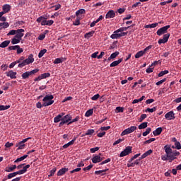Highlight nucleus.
<instances>
[{"mask_svg": "<svg viewBox=\"0 0 181 181\" xmlns=\"http://www.w3.org/2000/svg\"><path fill=\"white\" fill-rule=\"evenodd\" d=\"M164 151L165 152V156H161L162 160H170V162H172L176 159L177 156L180 155V152L172 151V148L169 145H165L164 146Z\"/></svg>", "mask_w": 181, "mask_h": 181, "instance_id": "1", "label": "nucleus"}, {"mask_svg": "<svg viewBox=\"0 0 181 181\" xmlns=\"http://www.w3.org/2000/svg\"><path fill=\"white\" fill-rule=\"evenodd\" d=\"M54 98L53 95H47L42 100L44 102L42 106L49 107V105H52L54 103V100H53Z\"/></svg>", "mask_w": 181, "mask_h": 181, "instance_id": "2", "label": "nucleus"}, {"mask_svg": "<svg viewBox=\"0 0 181 181\" xmlns=\"http://www.w3.org/2000/svg\"><path fill=\"white\" fill-rule=\"evenodd\" d=\"M70 121H71V115H66L62 117V122L59 123V127H62L64 125V124H67V125H69V122H70Z\"/></svg>", "mask_w": 181, "mask_h": 181, "instance_id": "3", "label": "nucleus"}, {"mask_svg": "<svg viewBox=\"0 0 181 181\" xmlns=\"http://www.w3.org/2000/svg\"><path fill=\"white\" fill-rule=\"evenodd\" d=\"M136 127L132 126V127L124 129L122 132L121 135H122V136H124V135H128V134H132V132H134V131H136Z\"/></svg>", "mask_w": 181, "mask_h": 181, "instance_id": "4", "label": "nucleus"}, {"mask_svg": "<svg viewBox=\"0 0 181 181\" xmlns=\"http://www.w3.org/2000/svg\"><path fill=\"white\" fill-rule=\"evenodd\" d=\"M169 28H170V25H165V26L158 29L156 33L158 36H162V35H165V33H167L168 29H169Z\"/></svg>", "mask_w": 181, "mask_h": 181, "instance_id": "5", "label": "nucleus"}, {"mask_svg": "<svg viewBox=\"0 0 181 181\" xmlns=\"http://www.w3.org/2000/svg\"><path fill=\"white\" fill-rule=\"evenodd\" d=\"M132 152V147L131 146H127L126 148L124 150V151H122L119 154L120 158H124V156H127V155H129Z\"/></svg>", "mask_w": 181, "mask_h": 181, "instance_id": "6", "label": "nucleus"}, {"mask_svg": "<svg viewBox=\"0 0 181 181\" xmlns=\"http://www.w3.org/2000/svg\"><path fill=\"white\" fill-rule=\"evenodd\" d=\"M29 139H30V137L26 138V139L22 140L21 141H20L19 143H17L16 144V148H18V150L24 149L25 142H28V141H29Z\"/></svg>", "mask_w": 181, "mask_h": 181, "instance_id": "7", "label": "nucleus"}, {"mask_svg": "<svg viewBox=\"0 0 181 181\" xmlns=\"http://www.w3.org/2000/svg\"><path fill=\"white\" fill-rule=\"evenodd\" d=\"M165 119H168V121H172V119H175L176 117L175 116V112H173V111H170L165 115Z\"/></svg>", "mask_w": 181, "mask_h": 181, "instance_id": "8", "label": "nucleus"}, {"mask_svg": "<svg viewBox=\"0 0 181 181\" xmlns=\"http://www.w3.org/2000/svg\"><path fill=\"white\" fill-rule=\"evenodd\" d=\"M170 37V33L165 34L163 35V39H160L158 40L159 45H162V43H166V42H168V40H169V37Z\"/></svg>", "mask_w": 181, "mask_h": 181, "instance_id": "9", "label": "nucleus"}, {"mask_svg": "<svg viewBox=\"0 0 181 181\" xmlns=\"http://www.w3.org/2000/svg\"><path fill=\"white\" fill-rule=\"evenodd\" d=\"M23 33H25V30L24 29H18L16 30V37H18V39H21L22 37H23Z\"/></svg>", "mask_w": 181, "mask_h": 181, "instance_id": "10", "label": "nucleus"}, {"mask_svg": "<svg viewBox=\"0 0 181 181\" xmlns=\"http://www.w3.org/2000/svg\"><path fill=\"white\" fill-rule=\"evenodd\" d=\"M53 23H54V21L53 20H49V21H46V18H45L42 23L41 25L42 26H52V25H53Z\"/></svg>", "mask_w": 181, "mask_h": 181, "instance_id": "11", "label": "nucleus"}, {"mask_svg": "<svg viewBox=\"0 0 181 181\" xmlns=\"http://www.w3.org/2000/svg\"><path fill=\"white\" fill-rule=\"evenodd\" d=\"M112 18H115V11H114V10H110L107 13L105 18L112 19Z\"/></svg>", "mask_w": 181, "mask_h": 181, "instance_id": "12", "label": "nucleus"}, {"mask_svg": "<svg viewBox=\"0 0 181 181\" xmlns=\"http://www.w3.org/2000/svg\"><path fill=\"white\" fill-rule=\"evenodd\" d=\"M103 160V158L100 155H97L93 157L92 162L93 163H98Z\"/></svg>", "mask_w": 181, "mask_h": 181, "instance_id": "13", "label": "nucleus"}, {"mask_svg": "<svg viewBox=\"0 0 181 181\" xmlns=\"http://www.w3.org/2000/svg\"><path fill=\"white\" fill-rule=\"evenodd\" d=\"M7 77L11 78V79L16 78V72L11 70L8 72H6Z\"/></svg>", "mask_w": 181, "mask_h": 181, "instance_id": "14", "label": "nucleus"}, {"mask_svg": "<svg viewBox=\"0 0 181 181\" xmlns=\"http://www.w3.org/2000/svg\"><path fill=\"white\" fill-rule=\"evenodd\" d=\"M25 63L28 64H30L35 62V58H33V54H30L28 57L25 59H24Z\"/></svg>", "mask_w": 181, "mask_h": 181, "instance_id": "15", "label": "nucleus"}, {"mask_svg": "<svg viewBox=\"0 0 181 181\" xmlns=\"http://www.w3.org/2000/svg\"><path fill=\"white\" fill-rule=\"evenodd\" d=\"M66 172H69V168H63L57 172V176H63Z\"/></svg>", "mask_w": 181, "mask_h": 181, "instance_id": "16", "label": "nucleus"}, {"mask_svg": "<svg viewBox=\"0 0 181 181\" xmlns=\"http://www.w3.org/2000/svg\"><path fill=\"white\" fill-rule=\"evenodd\" d=\"M60 121L61 122H63V114H59L54 118V122H55V124L60 122Z\"/></svg>", "mask_w": 181, "mask_h": 181, "instance_id": "17", "label": "nucleus"}, {"mask_svg": "<svg viewBox=\"0 0 181 181\" xmlns=\"http://www.w3.org/2000/svg\"><path fill=\"white\" fill-rule=\"evenodd\" d=\"M122 62V58L119 59L117 61H114L110 65V67H115L119 64V63Z\"/></svg>", "mask_w": 181, "mask_h": 181, "instance_id": "18", "label": "nucleus"}, {"mask_svg": "<svg viewBox=\"0 0 181 181\" xmlns=\"http://www.w3.org/2000/svg\"><path fill=\"white\" fill-rule=\"evenodd\" d=\"M115 31L113 34L111 35L110 37L111 39H119L121 37V34L119 32Z\"/></svg>", "mask_w": 181, "mask_h": 181, "instance_id": "19", "label": "nucleus"}, {"mask_svg": "<svg viewBox=\"0 0 181 181\" xmlns=\"http://www.w3.org/2000/svg\"><path fill=\"white\" fill-rule=\"evenodd\" d=\"M11 11V6L9 4H5L3 6V12L4 13H7V12H9Z\"/></svg>", "mask_w": 181, "mask_h": 181, "instance_id": "20", "label": "nucleus"}, {"mask_svg": "<svg viewBox=\"0 0 181 181\" xmlns=\"http://www.w3.org/2000/svg\"><path fill=\"white\" fill-rule=\"evenodd\" d=\"M17 175H22L20 170L8 174L7 177L8 179H12V177H15Z\"/></svg>", "mask_w": 181, "mask_h": 181, "instance_id": "21", "label": "nucleus"}, {"mask_svg": "<svg viewBox=\"0 0 181 181\" xmlns=\"http://www.w3.org/2000/svg\"><path fill=\"white\" fill-rule=\"evenodd\" d=\"M22 40L21 38L16 37V36H14V37L11 40V45H18V43H21V41Z\"/></svg>", "mask_w": 181, "mask_h": 181, "instance_id": "22", "label": "nucleus"}, {"mask_svg": "<svg viewBox=\"0 0 181 181\" xmlns=\"http://www.w3.org/2000/svg\"><path fill=\"white\" fill-rule=\"evenodd\" d=\"M162 127H158L153 132V134L155 135V136H158V135H160V134H162Z\"/></svg>", "mask_w": 181, "mask_h": 181, "instance_id": "23", "label": "nucleus"}, {"mask_svg": "<svg viewBox=\"0 0 181 181\" xmlns=\"http://www.w3.org/2000/svg\"><path fill=\"white\" fill-rule=\"evenodd\" d=\"M9 43H11L10 40L4 41L0 44V47L2 49H4V47H8V46H9Z\"/></svg>", "mask_w": 181, "mask_h": 181, "instance_id": "24", "label": "nucleus"}, {"mask_svg": "<svg viewBox=\"0 0 181 181\" xmlns=\"http://www.w3.org/2000/svg\"><path fill=\"white\" fill-rule=\"evenodd\" d=\"M7 28H9V23L7 22L0 23V30H2V29H6Z\"/></svg>", "mask_w": 181, "mask_h": 181, "instance_id": "25", "label": "nucleus"}, {"mask_svg": "<svg viewBox=\"0 0 181 181\" xmlns=\"http://www.w3.org/2000/svg\"><path fill=\"white\" fill-rule=\"evenodd\" d=\"M74 142H76V138H74L71 141L68 142L67 144H64L63 146L64 149L69 148V146H70L71 145H73L74 144Z\"/></svg>", "mask_w": 181, "mask_h": 181, "instance_id": "26", "label": "nucleus"}, {"mask_svg": "<svg viewBox=\"0 0 181 181\" xmlns=\"http://www.w3.org/2000/svg\"><path fill=\"white\" fill-rule=\"evenodd\" d=\"M30 168V165L28 164L24 166L22 170H20V173H21V175H23V173H26V172H28V169H29Z\"/></svg>", "mask_w": 181, "mask_h": 181, "instance_id": "27", "label": "nucleus"}, {"mask_svg": "<svg viewBox=\"0 0 181 181\" xmlns=\"http://www.w3.org/2000/svg\"><path fill=\"white\" fill-rule=\"evenodd\" d=\"M140 160H136L134 163H127V168H134L135 165H139Z\"/></svg>", "mask_w": 181, "mask_h": 181, "instance_id": "28", "label": "nucleus"}, {"mask_svg": "<svg viewBox=\"0 0 181 181\" xmlns=\"http://www.w3.org/2000/svg\"><path fill=\"white\" fill-rule=\"evenodd\" d=\"M94 33H95V31L92 30L89 33H87L84 35V37L86 39H90V37H92V36L94 35Z\"/></svg>", "mask_w": 181, "mask_h": 181, "instance_id": "29", "label": "nucleus"}, {"mask_svg": "<svg viewBox=\"0 0 181 181\" xmlns=\"http://www.w3.org/2000/svg\"><path fill=\"white\" fill-rule=\"evenodd\" d=\"M159 25V23H152V24H148L145 25V28L146 29H149L150 28H156V26H158Z\"/></svg>", "mask_w": 181, "mask_h": 181, "instance_id": "30", "label": "nucleus"}, {"mask_svg": "<svg viewBox=\"0 0 181 181\" xmlns=\"http://www.w3.org/2000/svg\"><path fill=\"white\" fill-rule=\"evenodd\" d=\"M148 127V122H144L141 123L140 125H139V129H145V128H147Z\"/></svg>", "mask_w": 181, "mask_h": 181, "instance_id": "31", "label": "nucleus"}, {"mask_svg": "<svg viewBox=\"0 0 181 181\" xmlns=\"http://www.w3.org/2000/svg\"><path fill=\"white\" fill-rule=\"evenodd\" d=\"M47 52V49H43L42 50H41L39 54H38V57L39 59H42V57H43V56H45V53Z\"/></svg>", "mask_w": 181, "mask_h": 181, "instance_id": "32", "label": "nucleus"}, {"mask_svg": "<svg viewBox=\"0 0 181 181\" xmlns=\"http://www.w3.org/2000/svg\"><path fill=\"white\" fill-rule=\"evenodd\" d=\"M29 76H30V74L29 73V71H26L21 75V77L23 80H26V78H29Z\"/></svg>", "mask_w": 181, "mask_h": 181, "instance_id": "33", "label": "nucleus"}, {"mask_svg": "<svg viewBox=\"0 0 181 181\" xmlns=\"http://www.w3.org/2000/svg\"><path fill=\"white\" fill-rule=\"evenodd\" d=\"M144 54H145L144 51H139L135 54L134 57L135 59H139V57H142Z\"/></svg>", "mask_w": 181, "mask_h": 181, "instance_id": "34", "label": "nucleus"}, {"mask_svg": "<svg viewBox=\"0 0 181 181\" xmlns=\"http://www.w3.org/2000/svg\"><path fill=\"white\" fill-rule=\"evenodd\" d=\"M83 13H86V10L83 8L79 9L76 12V16H78V15H83Z\"/></svg>", "mask_w": 181, "mask_h": 181, "instance_id": "35", "label": "nucleus"}, {"mask_svg": "<svg viewBox=\"0 0 181 181\" xmlns=\"http://www.w3.org/2000/svg\"><path fill=\"white\" fill-rule=\"evenodd\" d=\"M151 131L152 129L151 127H148L144 132H143V136H146L148 134H151Z\"/></svg>", "mask_w": 181, "mask_h": 181, "instance_id": "36", "label": "nucleus"}, {"mask_svg": "<svg viewBox=\"0 0 181 181\" xmlns=\"http://www.w3.org/2000/svg\"><path fill=\"white\" fill-rule=\"evenodd\" d=\"M94 110L93 109H90L89 110L86 111L85 116L86 117H91L93 115V112Z\"/></svg>", "mask_w": 181, "mask_h": 181, "instance_id": "37", "label": "nucleus"}, {"mask_svg": "<svg viewBox=\"0 0 181 181\" xmlns=\"http://www.w3.org/2000/svg\"><path fill=\"white\" fill-rule=\"evenodd\" d=\"M25 66H28V64L26 63V61L23 60V61H21V63H20L18 65V67H19L20 69H22V67H25Z\"/></svg>", "mask_w": 181, "mask_h": 181, "instance_id": "38", "label": "nucleus"}, {"mask_svg": "<svg viewBox=\"0 0 181 181\" xmlns=\"http://www.w3.org/2000/svg\"><path fill=\"white\" fill-rule=\"evenodd\" d=\"M168 73H169V71H168V70L161 71L158 74V77H163V76H165V74H168Z\"/></svg>", "mask_w": 181, "mask_h": 181, "instance_id": "39", "label": "nucleus"}, {"mask_svg": "<svg viewBox=\"0 0 181 181\" xmlns=\"http://www.w3.org/2000/svg\"><path fill=\"white\" fill-rule=\"evenodd\" d=\"M11 108V105H0V111H5V110H8Z\"/></svg>", "mask_w": 181, "mask_h": 181, "instance_id": "40", "label": "nucleus"}, {"mask_svg": "<svg viewBox=\"0 0 181 181\" xmlns=\"http://www.w3.org/2000/svg\"><path fill=\"white\" fill-rule=\"evenodd\" d=\"M14 169H16V165H13L12 167H9L6 170V172H13Z\"/></svg>", "mask_w": 181, "mask_h": 181, "instance_id": "41", "label": "nucleus"}, {"mask_svg": "<svg viewBox=\"0 0 181 181\" xmlns=\"http://www.w3.org/2000/svg\"><path fill=\"white\" fill-rule=\"evenodd\" d=\"M119 54V52L116 51L110 55V59H115Z\"/></svg>", "mask_w": 181, "mask_h": 181, "instance_id": "42", "label": "nucleus"}, {"mask_svg": "<svg viewBox=\"0 0 181 181\" xmlns=\"http://www.w3.org/2000/svg\"><path fill=\"white\" fill-rule=\"evenodd\" d=\"M73 25H74V26H78V25H80V17L76 18L75 21L73 23Z\"/></svg>", "mask_w": 181, "mask_h": 181, "instance_id": "43", "label": "nucleus"}, {"mask_svg": "<svg viewBox=\"0 0 181 181\" xmlns=\"http://www.w3.org/2000/svg\"><path fill=\"white\" fill-rule=\"evenodd\" d=\"M108 170V168H106L105 170H98V171H95V175H100V173H105V172H107Z\"/></svg>", "mask_w": 181, "mask_h": 181, "instance_id": "44", "label": "nucleus"}, {"mask_svg": "<svg viewBox=\"0 0 181 181\" xmlns=\"http://www.w3.org/2000/svg\"><path fill=\"white\" fill-rule=\"evenodd\" d=\"M19 45L10 46L8 47V50H18Z\"/></svg>", "mask_w": 181, "mask_h": 181, "instance_id": "45", "label": "nucleus"}, {"mask_svg": "<svg viewBox=\"0 0 181 181\" xmlns=\"http://www.w3.org/2000/svg\"><path fill=\"white\" fill-rule=\"evenodd\" d=\"M60 63H63V59H60V58H57L55 59V60L54 61V64H59Z\"/></svg>", "mask_w": 181, "mask_h": 181, "instance_id": "46", "label": "nucleus"}, {"mask_svg": "<svg viewBox=\"0 0 181 181\" xmlns=\"http://www.w3.org/2000/svg\"><path fill=\"white\" fill-rule=\"evenodd\" d=\"M95 132V131L94 129H88L85 135H93Z\"/></svg>", "mask_w": 181, "mask_h": 181, "instance_id": "47", "label": "nucleus"}, {"mask_svg": "<svg viewBox=\"0 0 181 181\" xmlns=\"http://www.w3.org/2000/svg\"><path fill=\"white\" fill-rule=\"evenodd\" d=\"M129 27H123V28H119L118 30H116V33L117 32H124V31H125V30H128V28H129Z\"/></svg>", "mask_w": 181, "mask_h": 181, "instance_id": "48", "label": "nucleus"}, {"mask_svg": "<svg viewBox=\"0 0 181 181\" xmlns=\"http://www.w3.org/2000/svg\"><path fill=\"white\" fill-rule=\"evenodd\" d=\"M80 119V117L77 116L75 119L71 120L69 123L68 125H70V124H73V122H77Z\"/></svg>", "mask_w": 181, "mask_h": 181, "instance_id": "49", "label": "nucleus"}, {"mask_svg": "<svg viewBox=\"0 0 181 181\" xmlns=\"http://www.w3.org/2000/svg\"><path fill=\"white\" fill-rule=\"evenodd\" d=\"M165 81H166V78H164L163 79L156 82V86H161V84H163V83H165Z\"/></svg>", "mask_w": 181, "mask_h": 181, "instance_id": "50", "label": "nucleus"}, {"mask_svg": "<svg viewBox=\"0 0 181 181\" xmlns=\"http://www.w3.org/2000/svg\"><path fill=\"white\" fill-rule=\"evenodd\" d=\"M146 114H142L140 117V119H139V122H142L145 119V118H146Z\"/></svg>", "mask_w": 181, "mask_h": 181, "instance_id": "51", "label": "nucleus"}, {"mask_svg": "<svg viewBox=\"0 0 181 181\" xmlns=\"http://www.w3.org/2000/svg\"><path fill=\"white\" fill-rule=\"evenodd\" d=\"M116 112H124V107H116Z\"/></svg>", "mask_w": 181, "mask_h": 181, "instance_id": "52", "label": "nucleus"}, {"mask_svg": "<svg viewBox=\"0 0 181 181\" xmlns=\"http://www.w3.org/2000/svg\"><path fill=\"white\" fill-rule=\"evenodd\" d=\"M41 76L43 78H47V77H50V73H44L41 74Z\"/></svg>", "mask_w": 181, "mask_h": 181, "instance_id": "53", "label": "nucleus"}, {"mask_svg": "<svg viewBox=\"0 0 181 181\" xmlns=\"http://www.w3.org/2000/svg\"><path fill=\"white\" fill-rule=\"evenodd\" d=\"M98 98H100V94H96L91 98L92 101H97Z\"/></svg>", "mask_w": 181, "mask_h": 181, "instance_id": "54", "label": "nucleus"}, {"mask_svg": "<svg viewBox=\"0 0 181 181\" xmlns=\"http://www.w3.org/2000/svg\"><path fill=\"white\" fill-rule=\"evenodd\" d=\"M54 173H56V168H54L50 170V174L48 175L49 177H50L52 176H54Z\"/></svg>", "mask_w": 181, "mask_h": 181, "instance_id": "55", "label": "nucleus"}, {"mask_svg": "<svg viewBox=\"0 0 181 181\" xmlns=\"http://www.w3.org/2000/svg\"><path fill=\"white\" fill-rule=\"evenodd\" d=\"M156 110V107H153V108H147L146 110V112H154V111Z\"/></svg>", "mask_w": 181, "mask_h": 181, "instance_id": "56", "label": "nucleus"}, {"mask_svg": "<svg viewBox=\"0 0 181 181\" xmlns=\"http://www.w3.org/2000/svg\"><path fill=\"white\" fill-rule=\"evenodd\" d=\"M45 18L43 16H40L38 18H37V23H42V22H43V21H45Z\"/></svg>", "mask_w": 181, "mask_h": 181, "instance_id": "57", "label": "nucleus"}, {"mask_svg": "<svg viewBox=\"0 0 181 181\" xmlns=\"http://www.w3.org/2000/svg\"><path fill=\"white\" fill-rule=\"evenodd\" d=\"M175 148H176V149H181V144H180V142H179V141H176L175 143Z\"/></svg>", "mask_w": 181, "mask_h": 181, "instance_id": "58", "label": "nucleus"}, {"mask_svg": "<svg viewBox=\"0 0 181 181\" xmlns=\"http://www.w3.org/2000/svg\"><path fill=\"white\" fill-rule=\"evenodd\" d=\"M10 35H16V30H10L9 33L7 34V36H10Z\"/></svg>", "mask_w": 181, "mask_h": 181, "instance_id": "59", "label": "nucleus"}, {"mask_svg": "<svg viewBox=\"0 0 181 181\" xmlns=\"http://www.w3.org/2000/svg\"><path fill=\"white\" fill-rule=\"evenodd\" d=\"M100 149V147H94L90 149V152L92 153H94L95 152H97Z\"/></svg>", "mask_w": 181, "mask_h": 181, "instance_id": "60", "label": "nucleus"}, {"mask_svg": "<svg viewBox=\"0 0 181 181\" xmlns=\"http://www.w3.org/2000/svg\"><path fill=\"white\" fill-rule=\"evenodd\" d=\"M156 139H155V138H151V139H148V140H147V141H144V144H151V142H153L154 141H156Z\"/></svg>", "mask_w": 181, "mask_h": 181, "instance_id": "61", "label": "nucleus"}, {"mask_svg": "<svg viewBox=\"0 0 181 181\" xmlns=\"http://www.w3.org/2000/svg\"><path fill=\"white\" fill-rule=\"evenodd\" d=\"M37 71H39V69H33V71H29L30 76H32V74H36Z\"/></svg>", "mask_w": 181, "mask_h": 181, "instance_id": "62", "label": "nucleus"}, {"mask_svg": "<svg viewBox=\"0 0 181 181\" xmlns=\"http://www.w3.org/2000/svg\"><path fill=\"white\" fill-rule=\"evenodd\" d=\"M90 169H93V164H90L88 166L83 168V170H90Z\"/></svg>", "mask_w": 181, "mask_h": 181, "instance_id": "63", "label": "nucleus"}, {"mask_svg": "<svg viewBox=\"0 0 181 181\" xmlns=\"http://www.w3.org/2000/svg\"><path fill=\"white\" fill-rule=\"evenodd\" d=\"M46 37V34H41L38 36V40H43Z\"/></svg>", "mask_w": 181, "mask_h": 181, "instance_id": "64", "label": "nucleus"}]
</instances>
